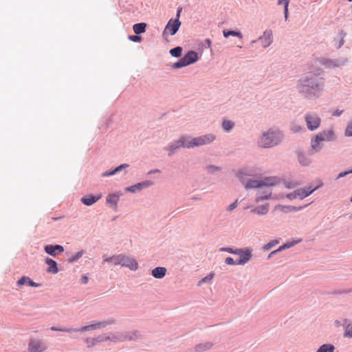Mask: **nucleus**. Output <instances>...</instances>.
I'll list each match as a JSON object with an SVG mask.
<instances>
[{
  "label": "nucleus",
  "instance_id": "obj_28",
  "mask_svg": "<svg viewBox=\"0 0 352 352\" xmlns=\"http://www.w3.org/2000/svg\"><path fill=\"white\" fill-rule=\"evenodd\" d=\"M322 140L321 139H318V136L316 135L315 139L314 140H312V142H311V148L313 150H315L316 151H319L322 146H321V143H322Z\"/></svg>",
  "mask_w": 352,
  "mask_h": 352
},
{
  "label": "nucleus",
  "instance_id": "obj_8",
  "mask_svg": "<svg viewBox=\"0 0 352 352\" xmlns=\"http://www.w3.org/2000/svg\"><path fill=\"white\" fill-rule=\"evenodd\" d=\"M307 128L314 131L318 129L320 124V118L314 113H308L305 117Z\"/></svg>",
  "mask_w": 352,
  "mask_h": 352
},
{
  "label": "nucleus",
  "instance_id": "obj_26",
  "mask_svg": "<svg viewBox=\"0 0 352 352\" xmlns=\"http://www.w3.org/2000/svg\"><path fill=\"white\" fill-rule=\"evenodd\" d=\"M305 206H300V207H295V206H278L276 207V208H278L281 210L283 212H287V211H298L301 209H302Z\"/></svg>",
  "mask_w": 352,
  "mask_h": 352
},
{
  "label": "nucleus",
  "instance_id": "obj_1",
  "mask_svg": "<svg viewBox=\"0 0 352 352\" xmlns=\"http://www.w3.org/2000/svg\"><path fill=\"white\" fill-rule=\"evenodd\" d=\"M214 140L215 136L211 133L197 138L184 136L175 144L170 145L169 148L173 151L180 147L192 148L209 144Z\"/></svg>",
  "mask_w": 352,
  "mask_h": 352
},
{
  "label": "nucleus",
  "instance_id": "obj_31",
  "mask_svg": "<svg viewBox=\"0 0 352 352\" xmlns=\"http://www.w3.org/2000/svg\"><path fill=\"white\" fill-rule=\"evenodd\" d=\"M128 166V164H122L120 166H119L118 167H117L116 168H115L113 171H111V172H105L102 174V176L103 177H108V176H111V175H113L114 174H116L117 172L121 170L122 168H125V167H127Z\"/></svg>",
  "mask_w": 352,
  "mask_h": 352
},
{
  "label": "nucleus",
  "instance_id": "obj_25",
  "mask_svg": "<svg viewBox=\"0 0 352 352\" xmlns=\"http://www.w3.org/2000/svg\"><path fill=\"white\" fill-rule=\"evenodd\" d=\"M146 26V25L144 23H136L133 25V30L135 34H140L145 32Z\"/></svg>",
  "mask_w": 352,
  "mask_h": 352
},
{
  "label": "nucleus",
  "instance_id": "obj_3",
  "mask_svg": "<svg viewBox=\"0 0 352 352\" xmlns=\"http://www.w3.org/2000/svg\"><path fill=\"white\" fill-rule=\"evenodd\" d=\"M282 136L278 131L269 130L264 133L258 140V145L263 148H270L278 144Z\"/></svg>",
  "mask_w": 352,
  "mask_h": 352
},
{
  "label": "nucleus",
  "instance_id": "obj_34",
  "mask_svg": "<svg viewBox=\"0 0 352 352\" xmlns=\"http://www.w3.org/2000/svg\"><path fill=\"white\" fill-rule=\"evenodd\" d=\"M118 200H119V197L116 195H110L107 198V202L111 204H113L115 206H117V203H118Z\"/></svg>",
  "mask_w": 352,
  "mask_h": 352
},
{
  "label": "nucleus",
  "instance_id": "obj_16",
  "mask_svg": "<svg viewBox=\"0 0 352 352\" xmlns=\"http://www.w3.org/2000/svg\"><path fill=\"white\" fill-rule=\"evenodd\" d=\"M46 264L49 265V268L47 270L48 272L56 274L58 271L57 263L52 258H47L45 260Z\"/></svg>",
  "mask_w": 352,
  "mask_h": 352
},
{
  "label": "nucleus",
  "instance_id": "obj_27",
  "mask_svg": "<svg viewBox=\"0 0 352 352\" xmlns=\"http://www.w3.org/2000/svg\"><path fill=\"white\" fill-rule=\"evenodd\" d=\"M138 337L136 333H128L124 335H121L118 338L120 341L134 340Z\"/></svg>",
  "mask_w": 352,
  "mask_h": 352
},
{
  "label": "nucleus",
  "instance_id": "obj_17",
  "mask_svg": "<svg viewBox=\"0 0 352 352\" xmlns=\"http://www.w3.org/2000/svg\"><path fill=\"white\" fill-rule=\"evenodd\" d=\"M166 272V269L162 267H155L152 270V275L156 278H162Z\"/></svg>",
  "mask_w": 352,
  "mask_h": 352
},
{
  "label": "nucleus",
  "instance_id": "obj_58",
  "mask_svg": "<svg viewBox=\"0 0 352 352\" xmlns=\"http://www.w3.org/2000/svg\"><path fill=\"white\" fill-rule=\"evenodd\" d=\"M349 1H352V0H349Z\"/></svg>",
  "mask_w": 352,
  "mask_h": 352
},
{
  "label": "nucleus",
  "instance_id": "obj_7",
  "mask_svg": "<svg viewBox=\"0 0 352 352\" xmlns=\"http://www.w3.org/2000/svg\"><path fill=\"white\" fill-rule=\"evenodd\" d=\"M316 188L311 189L310 188H300L298 189L293 192L289 193L286 195L287 198H288L290 200L299 198L300 199H302L305 197H307L309 195H311Z\"/></svg>",
  "mask_w": 352,
  "mask_h": 352
},
{
  "label": "nucleus",
  "instance_id": "obj_29",
  "mask_svg": "<svg viewBox=\"0 0 352 352\" xmlns=\"http://www.w3.org/2000/svg\"><path fill=\"white\" fill-rule=\"evenodd\" d=\"M334 349L335 348L332 344H323L316 352H333Z\"/></svg>",
  "mask_w": 352,
  "mask_h": 352
},
{
  "label": "nucleus",
  "instance_id": "obj_22",
  "mask_svg": "<svg viewBox=\"0 0 352 352\" xmlns=\"http://www.w3.org/2000/svg\"><path fill=\"white\" fill-rule=\"evenodd\" d=\"M344 336L352 338V323L349 320L344 321Z\"/></svg>",
  "mask_w": 352,
  "mask_h": 352
},
{
  "label": "nucleus",
  "instance_id": "obj_54",
  "mask_svg": "<svg viewBox=\"0 0 352 352\" xmlns=\"http://www.w3.org/2000/svg\"><path fill=\"white\" fill-rule=\"evenodd\" d=\"M206 43H208V46H210V45H211V41H210V39H207V40H206Z\"/></svg>",
  "mask_w": 352,
  "mask_h": 352
},
{
  "label": "nucleus",
  "instance_id": "obj_2",
  "mask_svg": "<svg viewBox=\"0 0 352 352\" xmlns=\"http://www.w3.org/2000/svg\"><path fill=\"white\" fill-rule=\"evenodd\" d=\"M300 89L305 97L311 98L312 96H318L320 92V85L315 80L309 78H305L300 80Z\"/></svg>",
  "mask_w": 352,
  "mask_h": 352
},
{
  "label": "nucleus",
  "instance_id": "obj_10",
  "mask_svg": "<svg viewBox=\"0 0 352 352\" xmlns=\"http://www.w3.org/2000/svg\"><path fill=\"white\" fill-rule=\"evenodd\" d=\"M46 349L45 344L38 340H32L28 344L29 352H43Z\"/></svg>",
  "mask_w": 352,
  "mask_h": 352
},
{
  "label": "nucleus",
  "instance_id": "obj_51",
  "mask_svg": "<svg viewBox=\"0 0 352 352\" xmlns=\"http://www.w3.org/2000/svg\"><path fill=\"white\" fill-rule=\"evenodd\" d=\"M82 283H84V284H87V282H88V278H87V276H83L82 277Z\"/></svg>",
  "mask_w": 352,
  "mask_h": 352
},
{
  "label": "nucleus",
  "instance_id": "obj_18",
  "mask_svg": "<svg viewBox=\"0 0 352 352\" xmlns=\"http://www.w3.org/2000/svg\"><path fill=\"white\" fill-rule=\"evenodd\" d=\"M25 284H27V285H28L29 286H31V287H38V284L34 283V282H33L32 280H30V278L26 277V276H22L17 281V285L19 286H21V285H23Z\"/></svg>",
  "mask_w": 352,
  "mask_h": 352
},
{
  "label": "nucleus",
  "instance_id": "obj_49",
  "mask_svg": "<svg viewBox=\"0 0 352 352\" xmlns=\"http://www.w3.org/2000/svg\"><path fill=\"white\" fill-rule=\"evenodd\" d=\"M222 251L228 252V253L233 254V250L232 248H223L221 249Z\"/></svg>",
  "mask_w": 352,
  "mask_h": 352
},
{
  "label": "nucleus",
  "instance_id": "obj_35",
  "mask_svg": "<svg viewBox=\"0 0 352 352\" xmlns=\"http://www.w3.org/2000/svg\"><path fill=\"white\" fill-rule=\"evenodd\" d=\"M290 0H279L278 1V5H284L285 8V17L287 19L288 15V6Z\"/></svg>",
  "mask_w": 352,
  "mask_h": 352
},
{
  "label": "nucleus",
  "instance_id": "obj_13",
  "mask_svg": "<svg viewBox=\"0 0 352 352\" xmlns=\"http://www.w3.org/2000/svg\"><path fill=\"white\" fill-rule=\"evenodd\" d=\"M250 250H245L244 253L239 256V259L236 261V263H237V265H245L250 261L252 256Z\"/></svg>",
  "mask_w": 352,
  "mask_h": 352
},
{
  "label": "nucleus",
  "instance_id": "obj_37",
  "mask_svg": "<svg viewBox=\"0 0 352 352\" xmlns=\"http://www.w3.org/2000/svg\"><path fill=\"white\" fill-rule=\"evenodd\" d=\"M298 161L302 165L306 166V165L309 164V160L302 153H299L298 154Z\"/></svg>",
  "mask_w": 352,
  "mask_h": 352
},
{
  "label": "nucleus",
  "instance_id": "obj_47",
  "mask_svg": "<svg viewBox=\"0 0 352 352\" xmlns=\"http://www.w3.org/2000/svg\"><path fill=\"white\" fill-rule=\"evenodd\" d=\"M129 39L134 42H139L141 41V37L139 36H130Z\"/></svg>",
  "mask_w": 352,
  "mask_h": 352
},
{
  "label": "nucleus",
  "instance_id": "obj_9",
  "mask_svg": "<svg viewBox=\"0 0 352 352\" xmlns=\"http://www.w3.org/2000/svg\"><path fill=\"white\" fill-rule=\"evenodd\" d=\"M120 265L129 267L131 270L134 271L138 268V263L133 258L124 254H121Z\"/></svg>",
  "mask_w": 352,
  "mask_h": 352
},
{
  "label": "nucleus",
  "instance_id": "obj_41",
  "mask_svg": "<svg viewBox=\"0 0 352 352\" xmlns=\"http://www.w3.org/2000/svg\"><path fill=\"white\" fill-rule=\"evenodd\" d=\"M83 255V252H78L75 255H73L69 258L70 263H73L78 260Z\"/></svg>",
  "mask_w": 352,
  "mask_h": 352
},
{
  "label": "nucleus",
  "instance_id": "obj_15",
  "mask_svg": "<svg viewBox=\"0 0 352 352\" xmlns=\"http://www.w3.org/2000/svg\"><path fill=\"white\" fill-rule=\"evenodd\" d=\"M213 346V343L210 342H206L200 343L195 346V351L196 352H204L210 349Z\"/></svg>",
  "mask_w": 352,
  "mask_h": 352
},
{
  "label": "nucleus",
  "instance_id": "obj_53",
  "mask_svg": "<svg viewBox=\"0 0 352 352\" xmlns=\"http://www.w3.org/2000/svg\"><path fill=\"white\" fill-rule=\"evenodd\" d=\"M208 170H209V171H212L213 169H215V170H217V168H216V167H214V166H208Z\"/></svg>",
  "mask_w": 352,
  "mask_h": 352
},
{
  "label": "nucleus",
  "instance_id": "obj_42",
  "mask_svg": "<svg viewBox=\"0 0 352 352\" xmlns=\"http://www.w3.org/2000/svg\"><path fill=\"white\" fill-rule=\"evenodd\" d=\"M345 135L346 136H352V120L349 123L346 128Z\"/></svg>",
  "mask_w": 352,
  "mask_h": 352
},
{
  "label": "nucleus",
  "instance_id": "obj_46",
  "mask_svg": "<svg viewBox=\"0 0 352 352\" xmlns=\"http://www.w3.org/2000/svg\"><path fill=\"white\" fill-rule=\"evenodd\" d=\"M237 200H236L234 203H232V204H230L228 208H227V210L228 211H232L234 209H235L237 206Z\"/></svg>",
  "mask_w": 352,
  "mask_h": 352
},
{
  "label": "nucleus",
  "instance_id": "obj_32",
  "mask_svg": "<svg viewBox=\"0 0 352 352\" xmlns=\"http://www.w3.org/2000/svg\"><path fill=\"white\" fill-rule=\"evenodd\" d=\"M223 34V36L226 38H228L230 36H237V37H239L240 38H241L243 37V36H242L241 32H235V31H232V30H230V31L224 30Z\"/></svg>",
  "mask_w": 352,
  "mask_h": 352
},
{
  "label": "nucleus",
  "instance_id": "obj_23",
  "mask_svg": "<svg viewBox=\"0 0 352 352\" xmlns=\"http://www.w3.org/2000/svg\"><path fill=\"white\" fill-rule=\"evenodd\" d=\"M104 261L112 262L115 265H120L121 263V254L113 255L111 257L104 256Z\"/></svg>",
  "mask_w": 352,
  "mask_h": 352
},
{
  "label": "nucleus",
  "instance_id": "obj_4",
  "mask_svg": "<svg viewBox=\"0 0 352 352\" xmlns=\"http://www.w3.org/2000/svg\"><path fill=\"white\" fill-rule=\"evenodd\" d=\"M182 10V8H179L177 12L176 18L175 19H170L167 23L162 33L164 37H166L168 35L173 36L178 31L179 27L181 26L179 17Z\"/></svg>",
  "mask_w": 352,
  "mask_h": 352
},
{
  "label": "nucleus",
  "instance_id": "obj_44",
  "mask_svg": "<svg viewBox=\"0 0 352 352\" xmlns=\"http://www.w3.org/2000/svg\"><path fill=\"white\" fill-rule=\"evenodd\" d=\"M225 263L227 265H237V263H236V261H234V259L231 257L226 258Z\"/></svg>",
  "mask_w": 352,
  "mask_h": 352
},
{
  "label": "nucleus",
  "instance_id": "obj_12",
  "mask_svg": "<svg viewBox=\"0 0 352 352\" xmlns=\"http://www.w3.org/2000/svg\"><path fill=\"white\" fill-rule=\"evenodd\" d=\"M45 251L51 256H55L57 254V251L58 252H63L64 251V248L60 245H47L45 247Z\"/></svg>",
  "mask_w": 352,
  "mask_h": 352
},
{
  "label": "nucleus",
  "instance_id": "obj_57",
  "mask_svg": "<svg viewBox=\"0 0 352 352\" xmlns=\"http://www.w3.org/2000/svg\"><path fill=\"white\" fill-rule=\"evenodd\" d=\"M351 201L352 202V197H351Z\"/></svg>",
  "mask_w": 352,
  "mask_h": 352
},
{
  "label": "nucleus",
  "instance_id": "obj_52",
  "mask_svg": "<svg viewBox=\"0 0 352 352\" xmlns=\"http://www.w3.org/2000/svg\"><path fill=\"white\" fill-rule=\"evenodd\" d=\"M348 173H349V172L340 173L339 174L338 177H344V176L346 175Z\"/></svg>",
  "mask_w": 352,
  "mask_h": 352
},
{
  "label": "nucleus",
  "instance_id": "obj_14",
  "mask_svg": "<svg viewBox=\"0 0 352 352\" xmlns=\"http://www.w3.org/2000/svg\"><path fill=\"white\" fill-rule=\"evenodd\" d=\"M188 65L195 63L198 59L197 54L194 51H189L184 57Z\"/></svg>",
  "mask_w": 352,
  "mask_h": 352
},
{
  "label": "nucleus",
  "instance_id": "obj_48",
  "mask_svg": "<svg viewBox=\"0 0 352 352\" xmlns=\"http://www.w3.org/2000/svg\"><path fill=\"white\" fill-rule=\"evenodd\" d=\"M244 251L245 250H242V249H236V250H233V254H237L239 256L241 255L243 253H244Z\"/></svg>",
  "mask_w": 352,
  "mask_h": 352
},
{
  "label": "nucleus",
  "instance_id": "obj_5",
  "mask_svg": "<svg viewBox=\"0 0 352 352\" xmlns=\"http://www.w3.org/2000/svg\"><path fill=\"white\" fill-rule=\"evenodd\" d=\"M108 323L107 322H96L94 324H91L90 325L82 327L80 329H57L55 327H52L51 329L52 331H59L64 332H77V331H87L90 330H94L97 329H100L104 327Z\"/></svg>",
  "mask_w": 352,
  "mask_h": 352
},
{
  "label": "nucleus",
  "instance_id": "obj_50",
  "mask_svg": "<svg viewBox=\"0 0 352 352\" xmlns=\"http://www.w3.org/2000/svg\"><path fill=\"white\" fill-rule=\"evenodd\" d=\"M342 113V111H339L338 110H336L333 111V116H339Z\"/></svg>",
  "mask_w": 352,
  "mask_h": 352
},
{
  "label": "nucleus",
  "instance_id": "obj_38",
  "mask_svg": "<svg viewBox=\"0 0 352 352\" xmlns=\"http://www.w3.org/2000/svg\"><path fill=\"white\" fill-rule=\"evenodd\" d=\"M234 126V124L230 120H225L222 124V126L226 131H230Z\"/></svg>",
  "mask_w": 352,
  "mask_h": 352
},
{
  "label": "nucleus",
  "instance_id": "obj_55",
  "mask_svg": "<svg viewBox=\"0 0 352 352\" xmlns=\"http://www.w3.org/2000/svg\"><path fill=\"white\" fill-rule=\"evenodd\" d=\"M274 254H271V253L269 254L268 258H270L271 256H273Z\"/></svg>",
  "mask_w": 352,
  "mask_h": 352
},
{
  "label": "nucleus",
  "instance_id": "obj_56",
  "mask_svg": "<svg viewBox=\"0 0 352 352\" xmlns=\"http://www.w3.org/2000/svg\"><path fill=\"white\" fill-rule=\"evenodd\" d=\"M153 172H154V173H155V172H159V170H155V171H153Z\"/></svg>",
  "mask_w": 352,
  "mask_h": 352
},
{
  "label": "nucleus",
  "instance_id": "obj_24",
  "mask_svg": "<svg viewBox=\"0 0 352 352\" xmlns=\"http://www.w3.org/2000/svg\"><path fill=\"white\" fill-rule=\"evenodd\" d=\"M259 40L263 41L264 47H267L272 42V34L271 32L265 33L264 36L260 37Z\"/></svg>",
  "mask_w": 352,
  "mask_h": 352
},
{
  "label": "nucleus",
  "instance_id": "obj_36",
  "mask_svg": "<svg viewBox=\"0 0 352 352\" xmlns=\"http://www.w3.org/2000/svg\"><path fill=\"white\" fill-rule=\"evenodd\" d=\"M182 48L181 47H176L171 49L170 51V54L175 57H179L182 54Z\"/></svg>",
  "mask_w": 352,
  "mask_h": 352
},
{
  "label": "nucleus",
  "instance_id": "obj_45",
  "mask_svg": "<svg viewBox=\"0 0 352 352\" xmlns=\"http://www.w3.org/2000/svg\"><path fill=\"white\" fill-rule=\"evenodd\" d=\"M296 184L292 182H287L285 183V186L287 188H293L296 186Z\"/></svg>",
  "mask_w": 352,
  "mask_h": 352
},
{
  "label": "nucleus",
  "instance_id": "obj_30",
  "mask_svg": "<svg viewBox=\"0 0 352 352\" xmlns=\"http://www.w3.org/2000/svg\"><path fill=\"white\" fill-rule=\"evenodd\" d=\"M271 192L266 191L265 193L258 192L256 197V202H259L261 200L267 199L271 196Z\"/></svg>",
  "mask_w": 352,
  "mask_h": 352
},
{
  "label": "nucleus",
  "instance_id": "obj_19",
  "mask_svg": "<svg viewBox=\"0 0 352 352\" xmlns=\"http://www.w3.org/2000/svg\"><path fill=\"white\" fill-rule=\"evenodd\" d=\"M269 210V205L265 204L260 206H258L251 210L252 212L256 213L257 214L263 215L267 213Z\"/></svg>",
  "mask_w": 352,
  "mask_h": 352
},
{
  "label": "nucleus",
  "instance_id": "obj_21",
  "mask_svg": "<svg viewBox=\"0 0 352 352\" xmlns=\"http://www.w3.org/2000/svg\"><path fill=\"white\" fill-rule=\"evenodd\" d=\"M100 196H89L87 197H82L81 199V201L86 206H91L93 204L96 203L98 199H100Z\"/></svg>",
  "mask_w": 352,
  "mask_h": 352
},
{
  "label": "nucleus",
  "instance_id": "obj_33",
  "mask_svg": "<svg viewBox=\"0 0 352 352\" xmlns=\"http://www.w3.org/2000/svg\"><path fill=\"white\" fill-rule=\"evenodd\" d=\"M188 65V63H186V60L184 58H182L179 59L177 62L173 63L172 65V67L174 69H179L185 66Z\"/></svg>",
  "mask_w": 352,
  "mask_h": 352
},
{
  "label": "nucleus",
  "instance_id": "obj_43",
  "mask_svg": "<svg viewBox=\"0 0 352 352\" xmlns=\"http://www.w3.org/2000/svg\"><path fill=\"white\" fill-rule=\"evenodd\" d=\"M277 243H278V241H272L269 242L267 244H266L264 246L263 249L265 250H269L270 248H272V247L276 245Z\"/></svg>",
  "mask_w": 352,
  "mask_h": 352
},
{
  "label": "nucleus",
  "instance_id": "obj_39",
  "mask_svg": "<svg viewBox=\"0 0 352 352\" xmlns=\"http://www.w3.org/2000/svg\"><path fill=\"white\" fill-rule=\"evenodd\" d=\"M293 245V243H285L281 246H280L277 250H274L271 252V254H275L276 253H277L278 252H280L286 248H289L290 247H292Z\"/></svg>",
  "mask_w": 352,
  "mask_h": 352
},
{
  "label": "nucleus",
  "instance_id": "obj_40",
  "mask_svg": "<svg viewBox=\"0 0 352 352\" xmlns=\"http://www.w3.org/2000/svg\"><path fill=\"white\" fill-rule=\"evenodd\" d=\"M214 274L210 273L206 277L203 278L201 280H199L198 285H200L201 283L210 282L214 278Z\"/></svg>",
  "mask_w": 352,
  "mask_h": 352
},
{
  "label": "nucleus",
  "instance_id": "obj_20",
  "mask_svg": "<svg viewBox=\"0 0 352 352\" xmlns=\"http://www.w3.org/2000/svg\"><path fill=\"white\" fill-rule=\"evenodd\" d=\"M318 139L323 141H330L333 139V133L331 131H323L317 135Z\"/></svg>",
  "mask_w": 352,
  "mask_h": 352
},
{
  "label": "nucleus",
  "instance_id": "obj_11",
  "mask_svg": "<svg viewBox=\"0 0 352 352\" xmlns=\"http://www.w3.org/2000/svg\"><path fill=\"white\" fill-rule=\"evenodd\" d=\"M153 185V182L151 181H145L141 183H138L133 186L126 188V190L131 192H135L136 191L141 190L143 188H147Z\"/></svg>",
  "mask_w": 352,
  "mask_h": 352
},
{
  "label": "nucleus",
  "instance_id": "obj_6",
  "mask_svg": "<svg viewBox=\"0 0 352 352\" xmlns=\"http://www.w3.org/2000/svg\"><path fill=\"white\" fill-rule=\"evenodd\" d=\"M278 179L276 177H267L262 181L257 180H250L245 184V188H261L263 186H273L278 182Z\"/></svg>",
  "mask_w": 352,
  "mask_h": 352
}]
</instances>
